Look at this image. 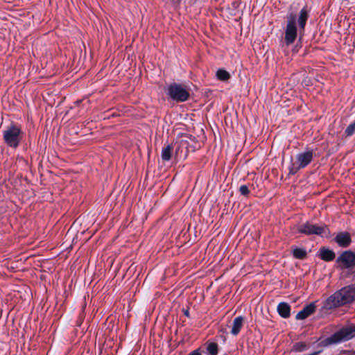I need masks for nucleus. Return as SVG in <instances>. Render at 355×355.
<instances>
[{
    "label": "nucleus",
    "mask_w": 355,
    "mask_h": 355,
    "mask_svg": "<svg viewBox=\"0 0 355 355\" xmlns=\"http://www.w3.org/2000/svg\"><path fill=\"white\" fill-rule=\"evenodd\" d=\"M309 18V11L304 7L300 11L299 17L294 12H289L286 15V26L285 28L284 42L286 46L293 44L296 40L298 35L302 37L304 31L306 21Z\"/></svg>",
    "instance_id": "1"
},
{
    "label": "nucleus",
    "mask_w": 355,
    "mask_h": 355,
    "mask_svg": "<svg viewBox=\"0 0 355 355\" xmlns=\"http://www.w3.org/2000/svg\"><path fill=\"white\" fill-rule=\"evenodd\" d=\"M355 302V283L342 287L329 296L322 303V309L332 310L352 304Z\"/></svg>",
    "instance_id": "2"
},
{
    "label": "nucleus",
    "mask_w": 355,
    "mask_h": 355,
    "mask_svg": "<svg viewBox=\"0 0 355 355\" xmlns=\"http://www.w3.org/2000/svg\"><path fill=\"white\" fill-rule=\"evenodd\" d=\"M355 338V325L350 324L340 328L329 337H320L317 340L318 347H329L333 345L348 341Z\"/></svg>",
    "instance_id": "3"
},
{
    "label": "nucleus",
    "mask_w": 355,
    "mask_h": 355,
    "mask_svg": "<svg viewBox=\"0 0 355 355\" xmlns=\"http://www.w3.org/2000/svg\"><path fill=\"white\" fill-rule=\"evenodd\" d=\"M291 233L293 235H318L322 238H329L331 235V232L326 225L318 226L313 223H297L291 227Z\"/></svg>",
    "instance_id": "4"
},
{
    "label": "nucleus",
    "mask_w": 355,
    "mask_h": 355,
    "mask_svg": "<svg viewBox=\"0 0 355 355\" xmlns=\"http://www.w3.org/2000/svg\"><path fill=\"white\" fill-rule=\"evenodd\" d=\"M314 152L311 148H306L304 151L297 153L295 161L291 162L288 171L290 175L296 174L300 170L306 168L313 160Z\"/></svg>",
    "instance_id": "5"
},
{
    "label": "nucleus",
    "mask_w": 355,
    "mask_h": 355,
    "mask_svg": "<svg viewBox=\"0 0 355 355\" xmlns=\"http://www.w3.org/2000/svg\"><path fill=\"white\" fill-rule=\"evenodd\" d=\"M166 94L170 98L177 103L187 101L190 96L189 92L186 87L176 83L168 85Z\"/></svg>",
    "instance_id": "6"
},
{
    "label": "nucleus",
    "mask_w": 355,
    "mask_h": 355,
    "mask_svg": "<svg viewBox=\"0 0 355 355\" xmlns=\"http://www.w3.org/2000/svg\"><path fill=\"white\" fill-rule=\"evenodd\" d=\"M22 131L17 125H11L3 132V139L6 144L12 148H17L22 138Z\"/></svg>",
    "instance_id": "7"
},
{
    "label": "nucleus",
    "mask_w": 355,
    "mask_h": 355,
    "mask_svg": "<svg viewBox=\"0 0 355 355\" xmlns=\"http://www.w3.org/2000/svg\"><path fill=\"white\" fill-rule=\"evenodd\" d=\"M337 263H342L345 268L355 266V252L351 250L343 252L337 259Z\"/></svg>",
    "instance_id": "8"
},
{
    "label": "nucleus",
    "mask_w": 355,
    "mask_h": 355,
    "mask_svg": "<svg viewBox=\"0 0 355 355\" xmlns=\"http://www.w3.org/2000/svg\"><path fill=\"white\" fill-rule=\"evenodd\" d=\"M334 241L339 247L347 248L352 243V238L349 232H340L335 236Z\"/></svg>",
    "instance_id": "9"
},
{
    "label": "nucleus",
    "mask_w": 355,
    "mask_h": 355,
    "mask_svg": "<svg viewBox=\"0 0 355 355\" xmlns=\"http://www.w3.org/2000/svg\"><path fill=\"white\" fill-rule=\"evenodd\" d=\"M316 310L315 302L309 303V304L304 306V308L300 311L296 316V320H302L307 318L311 314H313Z\"/></svg>",
    "instance_id": "10"
},
{
    "label": "nucleus",
    "mask_w": 355,
    "mask_h": 355,
    "mask_svg": "<svg viewBox=\"0 0 355 355\" xmlns=\"http://www.w3.org/2000/svg\"><path fill=\"white\" fill-rule=\"evenodd\" d=\"M318 254L319 257L324 261H331L336 257V254L332 250L324 247L320 249Z\"/></svg>",
    "instance_id": "11"
},
{
    "label": "nucleus",
    "mask_w": 355,
    "mask_h": 355,
    "mask_svg": "<svg viewBox=\"0 0 355 355\" xmlns=\"http://www.w3.org/2000/svg\"><path fill=\"white\" fill-rule=\"evenodd\" d=\"M277 311L279 315L283 318H288L291 315V306L287 302H282L279 303Z\"/></svg>",
    "instance_id": "12"
},
{
    "label": "nucleus",
    "mask_w": 355,
    "mask_h": 355,
    "mask_svg": "<svg viewBox=\"0 0 355 355\" xmlns=\"http://www.w3.org/2000/svg\"><path fill=\"white\" fill-rule=\"evenodd\" d=\"M244 318L241 315L236 317L233 320V324L231 329V334L233 336H236L239 334L241 329L243 326Z\"/></svg>",
    "instance_id": "13"
},
{
    "label": "nucleus",
    "mask_w": 355,
    "mask_h": 355,
    "mask_svg": "<svg viewBox=\"0 0 355 355\" xmlns=\"http://www.w3.org/2000/svg\"><path fill=\"white\" fill-rule=\"evenodd\" d=\"M291 254L293 257L297 259H304L307 256L306 250L304 248L293 246Z\"/></svg>",
    "instance_id": "14"
},
{
    "label": "nucleus",
    "mask_w": 355,
    "mask_h": 355,
    "mask_svg": "<svg viewBox=\"0 0 355 355\" xmlns=\"http://www.w3.org/2000/svg\"><path fill=\"white\" fill-rule=\"evenodd\" d=\"M218 353V345L214 342L206 343V354L207 355H217Z\"/></svg>",
    "instance_id": "15"
},
{
    "label": "nucleus",
    "mask_w": 355,
    "mask_h": 355,
    "mask_svg": "<svg viewBox=\"0 0 355 355\" xmlns=\"http://www.w3.org/2000/svg\"><path fill=\"white\" fill-rule=\"evenodd\" d=\"M309 349V345L306 343L300 341L295 343L293 346L292 350L295 352H304Z\"/></svg>",
    "instance_id": "16"
},
{
    "label": "nucleus",
    "mask_w": 355,
    "mask_h": 355,
    "mask_svg": "<svg viewBox=\"0 0 355 355\" xmlns=\"http://www.w3.org/2000/svg\"><path fill=\"white\" fill-rule=\"evenodd\" d=\"M173 147L171 145H167L162 148L161 157L163 161H169L171 157Z\"/></svg>",
    "instance_id": "17"
},
{
    "label": "nucleus",
    "mask_w": 355,
    "mask_h": 355,
    "mask_svg": "<svg viewBox=\"0 0 355 355\" xmlns=\"http://www.w3.org/2000/svg\"><path fill=\"white\" fill-rule=\"evenodd\" d=\"M216 77L220 80L226 81L230 79V74L226 70L220 69L216 71Z\"/></svg>",
    "instance_id": "18"
},
{
    "label": "nucleus",
    "mask_w": 355,
    "mask_h": 355,
    "mask_svg": "<svg viewBox=\"0 0 355 355\" xmlns=\"http://www.w3.org/2000/svg\"><path fill=\"white\" fill-rule=\"evenodd\" d=\"M345 133L347 137H350L355 133V121L350 123L345 129Z\"/></svg>",
    "instance_id": "19"
},
{
    "label": "nucleus",
    "mask_w": 355,
    "mask_h": 355,
    "mask_svg": "<svg viewBox=\"0 0 355 355\" xmlns=\"http://www.w3.org/2000/svg\"><path fill=\"white\" fill-rule=\"evenodd\" d=\"M239 192L243 196H248L250 193V190L247 185L243 184L239 187Z\"/></svg>",
    "instance_id": "20"
},
{
    "label": "nucleus",
    "mask_w": 355,
    "mask_h": 355,
    "mask_svg": "<svg viewBox=\"0 0 355 355\" xmlns=\"http://www.w3.org/2000/svg\"><path fill=\"white\" fill-rule=\"evenodd\" d=\"M188 355H202V349L200 347L191 352Z\"/></svg>",
    "instance_id": "21"
},
{
    "label": "nucleus",
    "mask_w": 355,
    "mask_h": 355,
    "mask_svg": "<svg viewBox=\"0 0 355 355\" xmlns=\"http://www.w3.org/2000/svg\"><path fill=\"white\" fill-rule=\"evenodd\" d=\"M343 354L347 355H355V350H343Z\"/></svg>",
    "instance_id": "22"
},
{
    "label": "nucleus",
    "mask_w": 355,
    "mask_h": 355,
    "mask_svg": "<svg viewBox=\"0 0 355 355\" xmlns=\"http://www.w3.org/2000/svg\"><path fill=\"white\" fill-rule=\"evenodd\" d=\"M182 312L187 318H190V313L189 309H183Z\"/></svg>",
    "instance_id": "23"
},
{
    "label": "nucleus",
    "mask_w": 355,
    "mask_h": 355,
    "mask_svg": "<svg viewBox=\"0 0 355 355\" xmlns=\"http://www.w3.org/2000/svg\"><path fill=\"white\" fill-rule=\"evenodd\" d=\"M204 224L207 225V223H195L193 228L197 229L199 225H204Z\"/></svg>",
    "instance_id": "24"
},
{
    "label": "nucleus",
    "mask_w": 355,
    "mask_h": 355,
    "mask_svg": "<svg viewBox=\"0 0 355 355\" xmlns=\"http://www.w3.org/2000/svg\"><path fill=\"white\" fill-rule=\"evenodd\" d=\"M191 226V223H189V228H190Z\"/></svg>",
    "instance_id": "25"
}]
</instances>
